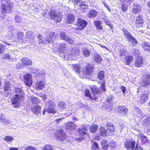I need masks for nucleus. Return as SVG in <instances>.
Listing matches in <instances>:
<instances>
[{
    "label": "nucleus",
    "mask_w": 150,
    "mask_h": 150,
    "mask_svg": "<svg viewBox=\"0 0 150 150\" xmlns=\"http://www.w3.org/2000/svg\"><path fill=\"white\" fill-rule=\"evenodd\" d=\"M23 34V33L20 32L17 34L18 38L19 39H23L22 37Z\"/></svg>",
    "instance_id": "nucleus-56"
},
{
    "label": "nucleus",
    "mask_w": 150,
    "mask_h": 150,
    "mask_svg": "<svg viewBox=\"0 0 150 150\" xmlns=\"http://www.w3.org/2000/svg\"><path fill=\"white\" fill-rule=\"evenodd\" d=\"M75 19L74 16L73 15L69 14V15L67 21L69 23H72Z\"/></svg>",
    "instance_id": "nucleus-29"
},
{
    "label": "nucleus",
    "mask_w": 150,
    "mask_h": 150,
    "mask_svg": "<svg viewBox=\"0 0 150 150\" xmlns=\"http://www.w3.org/2000/svg\"><path fill=\"white\" fill-rule=\"evenodd\" d=\"M94 60L96 62L99 63L102 61V59L100 55L96 54L93 58Z\"/></svg>",
    "instance_id": "nucleus-32"
},
{
    "label": "nucleus",
    "mask_w": 150,
    "mask_h": 150,
    "mask_svg": "<svg viewBox=\"0 0 150 150\" xmlns=\"http://www.w3.org/2000/svg\"><path fill=\"white\" fill-rule=\"evenodd\" d=\"M49 15L50 18L54 20L57 22H59L61 20L62 16V13L51 10L50 11Z\"/></svg>",
    "instance_id": "nucleus-3"
},
{
    "label": "nucleus",
    "mask_w": 150,
    "mask_h": 150,
    "mask_svg": "<svg viewBox=\"0 0 150 150\" xmlns=\"http://www.w3.org/2000/svg\"><path fill=\"white\" fill-rule=\"evenodd\" d=\"M101 145L102 146L103 148L105 150H106L108 148L109 143H108L107 140L103 139L101 142Z\"/></svg>",
    "instance_id": "nucleus-23"
},
{
    "label": "nucleus",
    "mask_w": 150,
    "mask_h": 150,
    "mask_svg": "<svg viewBox=\"0 0 150 150\" xmlns=\"http://www.w3.org/2000/svg\"><path fill=\"white\" fill-rule=\"evenodd\" d=\"M67 45L65 44H61L59 48V52L64 53L67 51Z\"/></svg>",
    "instance_id": "nucleus-21"
},
{
    "label": "nucleus",
    "mask_w": 150,
    "mask_h": 150,
    "mask_svg": "<svg viewBox=\"0 0 150 150\" xmlns=\"http://www.w3.org/2000/svg\"><path fill=\"white\" fill-rule=\"evenodd\" d=\"M94 23V24L98 29L100 30H101L103 29L102 27L101 26V21H95Z\"/></svg>",
    "instance_id": "nucleus-28"
},
{
    "label": "nucleus",
    "mask_w": 150,
    "mask_h": 150,
    "mask_svg": "<svg viewBox=\"0 0 150 150\" xmlns=\"http://www.w3.org/2000/svg\"><path fill=\"white\" fill-rule=\"evenodd\" d=\"M145 76L146 78L143 79L140 83V85L142 86H146L149 83L150 75L146 74Z\"/></svg>",
    "instance_id": "nucleus-17"
},
{
    "label": "nucleus",
    "mask_w": 150,
    "mask_h": 150,
    "mask_svg": "<svg viewBox=\"0 0 150 150\" xmlns=\"http://www.w3.org/2000/svg\"><path fill=\"white\" fill-rule=\"evenodd\" d=\"M24 150H37L35 147L30 146H28L25 147Z\"/></svg>",
    "instance_id": "nucleus-51"
},
{
    "label": "nucleus",
    "mask_w": 150,
    "mask_h": 150,
    "mask_svg": "<svg viewBox=\"0 0 150 150\" xmlns=\"http://www.w3.org/2000/svg\"><path fill=\"white\" fill-rule=\"evenodd\" d=\"M54 136L57 140L60 141H64L67 138L66 134L62 129L56 131L54 133Z\"/></svg>",
    "instance_id": "nucleus-4"
},
{
    "label": "nucleus",
    "mask_w": 150,
    "mask_h": 150,
    "mask_svg": "<svg viewBox=\"0 0 150 150\" xmlns=\"http://www.w3.org/2000/svg\"><path fill=\"white\" fill-rule=\"evenodd\" d=\"M76 126L74 122H68L66 125V128L68 130L71 131L74 129Z\"/></svg>",
    "instance_id": "nucleus-19"
},
{
    "label": "nucleus",
    "mask_w": 150,
    "mask_h": 150,
    "mask_svg": "<svg viewBox=\"0 0 150 150\" xmlns=\"http://www.w3.org/2000/svg\"><path fill=\"white\" fill-rule=\"evenodd\" d=\"M124 3L125 4H130L131 3L132 1V0H123Z\"/></svg>",
    "instance_id": "nucleus-58"
},
{
    "label": "nucleus",
    "mask_w": 150,
    "mask_h": 150,
    "mask_svg": "<svg viewBox=\"0 0 150 150\" xmlns=\"http://www.w3.org/2000/svg\"><path fill=\"white\" fill-rule=\"evenodd\" d=\"M5 48L2 45H0V53L2 54L4 52Z\"/></svg>",
    "instance_id": "nucleus-55"
},
{
    "label": "nucleus",
    "mask_w": 150,
    "mask_h": 150,
    "mask_svg": "<svg viewBox=\"0 0 150 150\" xmlns=\"http://www.w3.org/2000/svg\"><path fill=\"white\" fill-rule=\"evenodd\" d=\"M98 77L100 80H102L104 77V72L103 71H100L98 74Z\"/></svg>",
    "instance_id": "nucleus-41"
},
{
    "label": "nucleus",
    "mask_w": 150,
    "mask_h": 150,
    "mask_svg": "<svg viewBox=\"0 0 150 150\" xmlns=\"http://www.w3.org/2000/svg\"><path fill=\"white\" fill-rule=\"evenodd\" d=\"M12 84L9 82H5L4 84V89L5 91H6L8 90H11V88L12 87Z\"/></svg>",
    "instance_id": "nucleus-30"
},
{
    "label": "nucleus",
    "mask_w": 150,
    "mask_h": 150,
    "mask_svg": "<svg viewBox=\"0 0 150 150\" xmlns=\"http://www.w3.org/2000/svg\"><path fill=\"white\" fill-rule=\"evenodd\" d=\"M10 29L11 30V31L10 30H9L8 32V35H10V36H12V35L13 34V31L14 30V27L13 26H11L10 27Z\"/></svg>",
    "instance_id": "nucleus-52"
},
{
    "label": "nucleus",
    "mask_w": 150,
    "mask_h": 150,
    "mask_svg": "<svg viewBox=\"0 0 150 150\" xmlns=\"http://www.w3.org/2000/svg\"><path fill=\"white\" fill-rule=\"evenodd\" d=\"M109 146H110L112 149H114L116 147V142L113 141H111L109 142Z\"/></svg>",
    "instance_id": "nucleus-50"
},
{
    "label": "nucleus",
    "mask_w": 150,
    "mask_h": 150,
    "mask_svg": "<svg viewBox=\"0 0 150 150\" xmlns=\"http://www.w3.org/2000/svg\"><path fill=\"white\" fill-rule=\"evenodd\" d=\"M107 127L108 129L110 132H113L115 130V127L114 126L112 123H108L107 124Z\"/></svg>",
    "instance_id": "nucleus-31"
},
{
    "label": "nucleus",
    "mask_w": 150,
    "mask_h": 150,
    "mask_svg": "<svg viewBox=\"0 0 150 150\" xmlns=\"http://www.w3.org/2000/svg\"><path fill=\"white\" fill-rule=\"evenodd\" d=\"M142 47L145 50L150 52V44L147 42H143L141 45Z\"/></svg>",
    "instance_id": "nucleus-25"
},
{
    "label": "nucleus",
    "mask_w": 150,
    "mask_h": 150,
    "mask_svg": "<svg viewBox=\"0 0 150 150\" xmlns=\"http://www.w3.org/2000/svg\"><path fill=\"white\" fill-rule=\"evenodd\" d=\"M31 111L35 114L39 115L40 113L41 108L38 105H35L32 108Z\"/></svg>",
    "instance_id": "nucleus-18"
},
{
    "label": "nucleus",
    "mask_w": 150,
    "mask_h": 150,
    "mask_svg": "<svg viewBox=\"0 0 150 150\" xmlns=\"http://www.w3.org/2000/svg\"><path fill=\"white\" fill-rule=\"evenodd\" d=\"M90 131L91 133H94L96 132L98 129V126L96 125H93L90 127Z\"/></svg>",
    "instance_id": "nucleus-34"
},
{
    "label": "nucleus",
    "mask_w": 150,
    "mask_h": 150,
    "mask_svg": "<svg viewBox=\"0 0 150 150\" xmlns=\"http://www.w3.org/2000/svg\"><path fill=\"white\" fill-rule=\"evenodd\" d=\"M135 144V141L133 139H127L125 141L124 146L127 149L134 150Z\"/></svg>",
    "instance_id": "nucleus-5"
},
{
    "label": "nucleus",
    "mask_w": 150,
    "mask_h": 150,
    "mask_svg": "<svg viewBox=\"0 0 150 150\" xmlns=\"http://www.w3.org/2000/svg\"><path fill=\"white\" fill-rule=\"evenodd\" d=\"M87 129L86 126H83L79 128L77 131L79 132V135L80 137H83L86 134Z\"/></svg>",
    "instance_id": "nucleus-12"
},
{
    "label": "nucleus",
    "mask_w": 150,
    "mask_h": 150,
    "mask_svg": "<svg viewBox=\"0 0 150 150\" xmlns=\"http://www.w3.org/2000/svg\"><path fill=\"white\" fill-rule=\"evenodd\" d=\"M143 23V20L142 17L140 15L136 18L135 22L136 26L139 28L142 27Z\"/></svg>",
    "instance_id": "nucleus-16"
},
{
    "label": "nucleus",
    "mask_w": 150,
    "mask_h": 150,
    "mask_svg": "<svg viewBox=\"0 0 150 150\" xmlns=\"http://www.w3.org/2000/svg\"><path fill=\"white\" fill-rule=\"evenodd\" d=\"M24 82L28 86L30 87L33 83V79L31 74L28 73L25 74L24 76Z\"/></svg>",
    "instance_id": "nucleus-6"
},
{
    "label": "nucleus",
    "mask_w": 150,
    "mask_h": 150,
    "mask_svg": "<svg viewBox=\"0 0 150 150\" xmlns=\"http://www.w3.org/2000/svg\"><path fill=\"white\" fill-rule=\"evenodd\" d=\"M100 134L103 137L106 136L107 134V130L104 127H101L100 129Z\"/></svg>",
    "instance_id": "nucleus-37"
},
{
    "label": "nucleus",
    "mask_w": 150,
    "mask_h": 150,
    "mask_svg": "<svg viewBox=\"0 0 150 150\" xmlns=\"http://www.w3.org/2000/svg\"><path fill=\"white\" fill-rule=\"evenodd\" d=\"M16 21L18 23H20L22 20V18L21 17L16 16L15 18Z\"/></svg>",
    "instance_id": "nucleus-54"
},
{
    "label": "nucleus",
    "mask_w": 150,
    "mask_h": 150,
    "mask_svg": "<svg viewBox=\"0 0 150 150\" xmlns=\"http://www.w3.org/2000/svg\"><path fill=\"white\" fill-rule=\"evenodd\" d=\"M50 38L51 39H52L54 40V39H55L56 36L54 35V33L53 32H50Z\"/></svg>",
    "instance_id": "nucleus-53"
},
{
    "label": "nucleus",
    "mask_w": 150,
    "mask_h": 150,
    "mask_svg": "<svg viewBox=\"0 0 150 150\" xmlns=\"http://www.w3.org/2000/svg\"><path fill=\"white\" fill-rule=\"evenodd\" d=\"M94 69V67L92 64H87L85 69L82 70V72L85 75H89L92 73Z\"/></svg>",
    "instance_id": "nucleus-8"
},
{
    "label": "nucleus",
    "mask_w": 150,
    "mask_h": 150,
    "mask_svg": "<svg viewBox=\"0 0 150 150\" xmlns=\"http://www.w3.org/2000/svg\"><path fill=\"white\" fill-rule=\"evenodd\" d=\"M45 83L43 81H38L35 84V88L37 90H41L45 87Z\"/></svg>",
    "instance_id": "nucleus-15"
},
{
    "label": "nucleus",
    "mask_w": 150,
    "mask_h": 150,
    "mask_svg": "<svg viewBox=\"0 0 150 150\" xmlns=\"http://www.w3.org/2000/svg\"><path fill=\"white\" fill-rule=\"evenodd\" d=\"M91 91L92 93L94 96L97 94L99 92V89L96 86H93L91 88Z\"/></svg>",
    "instance_id": "nucleus-26"
},
{
    "label": "nucleus",
    "mask_w": 150,
    "mask_h": 150,
    "mask_svg": "<svg viewBox=\"0 0 150 150\" xmlns=\"http://www.w3.org/2000/svg\"><path fill=\"white\" fill-rule=\"evenodd\" d=\"M148 92L143 93L139 97V101L141 104L145 103L148 100Z\"/></svg>",
    "instance_id": "nucleus-11"
},
{
    "label": "nucleus",
    "mask_w": 150,
    "mask_h": 150,
    "mask_svg": "<svg viewBox=\"0 0 150 150\" xmlns=\"http://www.w3.org/2000/svg\"><path fill=\"white\" fill-rule=\"evenodd\" d=\"M78 105L80 108L85 107L86 106L84 104H82V103L80 102L78 103Z\"/></svg>",
    "instance_id": "nucleus-61"
},
{
    "label": "nucleus",
    "mask_w": 150,
    "mask_h": 150,
    "mask_svg": "<svg viewBox=\"0 0 150 150\" xmlns=\"http://www.w3.org/2000/svg\"><path fill=\"white\" fill-rule=\"evenodd\" d=\"M126 64L129 65L132 60V57L130 56H128L125 58Z\"/></svg>",
    "instance_id": "nucleus-44"
},
{
    "label": "nucleus",
    "mask_w": 150,
    "mask_h": 150,
    "mask_svg": "<svg viewBox=\"0 0 150 150\" xmlns=\"http://www.w3.org/2000/svg\"><path fill=\"white\" fill-rule=\"evenodd\" d=\"M51 39H50L49 38H46L45 39V43L46 42L47 43H50L51 41H52V40H53L52 39H51Z\"/></svg>",
    "instance_id": "nucleus-59"
},
{
    "label": "nucleus",
    "mask_w": 150,
    "mask_h": 150,
    "mask_svg": "<svg viewBox=\"0 0 150 150\" xmlns=\"http://www.w3.org/2000/svg\"><path fill=\"white\" fill-rule=\"evenodd\" d=\"M85 95L91 99L92 100H95L97 99V98L96 97L94 96L92 97L91 96L90 94V92L89 90L86 89L85 91Z\"/></svg>",
    "instance_id": "nucleus-33"
},
{
    "label": "nucleus",
    "mask_w": 150,
    "mask_h": 150,
    "mask_svg": "<svg viewBox=\"0 0 150 150\" xmlns=\"http://www.w3.org/2000/svg\"><path fill=\"white\" fill-rule=\"evenodd\" d=\"M87 24L86 21L83 19L79 18L77 23V28L79 30H82Z\"/></svg>",
    "instance_id": "nucleus-10"
},
{
    "label": "nucleus",
    "mask_w": 150,
    "mask_h": 150,
    "mask_svg": "<svg viewBox=\"0 0 150 150\" xmlns=\"http://www.w3.org/2000/svg\"><path fill=\"white\" fill-rule=\"evenodd\" d=\"M99 149L98 144L96 142H94L92 145V150H98Z\"/></svg>",
    "instance_id": "nucleus-48"
},
{
    "label": "nucleus",
    "mask_w": 150,
    "mask_h": 150,
    "mask_svg": "<svg viewBox=\"0 0 150 150\" xmlns=\"http://www.w3.org/2000/svg\"><path fill=\"white\" fill-rule=\"evenodd\" d=\"M123 31L125 37L127 38L129 42H132L133 44H137L138 42L137 40L129 31L126 30H123Z\"/></svg>",
    "instance_id": "nucleus-7"
},
{
    "label": "nucleus",
    "mask_w": 150,
    "mask_h": 150,
    "mask_svg": "<svg viewBox=\"0 0 150 150\" xmlns=\"http://www.w3.org/2000/svg\"><path fill=\"white\" fill-rule=\"evenodd\" d=\"M21 98H22L20 97V96L17 94L15 95L11 99L12 103L14 107L17 108L19 107L20 105V101Z\"/></svg>",
    "instance_id": "nucleus-9"
},
{
    "label": "nucleus",
    "mask_w": 150,
    "mask_h": 150,
    "mask_svg": "<svg viewBox=\"0 0 150 150\" xmlns=\"http://www.w3.org/2000/svg\"><path fill=\"white\" fill-rule=\"evenodd\" d=\"M32 34V33L31 31H28L26 33V36L28 38L31 36Z\"/></svg>",
    "instance_id": "nucleus-60"
},
{
    "label": "nucleus",
    "mask_w": 150,
    "mask_h": 150,
    "mask_svg": "<svg viewBox=\"0 0 150 150\" xmlns=\"http://www.w3.org/2000/svg\"><path fill=\"white\" fill-rule=\"evenodd\" d=\"M136 113V116L139 118L141 119L144 116V114H143L141 110L139 109H137V110L135 111Z\"/></svg>",
    "instance_id": "nucleus-27"
},
{
    "label": "nucleus",
    "mask_w": 150,
    "mask_h": 150,
    "mask_svg": "<svg viewBox=\"0 0 150 150\" xmlns=\"http://www.w3.org/2000/svg\"><path fill=\"white\" fill-rule=\"evenodd\" d=\"M100 88L102 90H103L104 91H105V85L104 83H103L101 84V86Z\"/></svg>",
    "instance_id": "nucleus-64"
},
{
    "label": "nucleus",
    "mask_w": 150,
    "mask_h": 150,
    "mask_svg": "<svg viewBox=\"0 0 150 150\" xmlns=\"http://www.w3.org/2000/svg\"><path fill=\"white\" fill-rule=\"evenodd\" d=\"M142 11L141 6L138 4L134 5L132 9V12L135 14L140 13Z\"/></svg>",
    "instance_id": "nucleus-14"
},
{
    "label": "nucleus",
    "mask_w": 150,
    "mask_h": 150,
    "mask_svg": "<svg viewBox=\"0 0 150 150\" xmlns=\"http://www.w3.org/2000/svg\"><path fill=\"white\" fill-rule=\"evenodd\" d=\"M38 38L39 43V44H45V40H43V37L42 35H38Z\"/></svg>",
    "instance_id": "nucleus-42"
},
{
    "label": "nucleus",
    "mask_w": 150,
    "mask_h": 150,
    "mask_svg": "<svg viewBox=\"0 0 150 150\" xmlns=\"http://www.w3.org/2000/svg\"><path fill=\"white\" fill-rule=\"evenodd\" d=\"M144 58L141 56L137 57L135 63V66L136 67H139L143 65Z\"/></svg>",
    "instance_id": "nucleus-13"
},
{
    "label": "nucleus",
    "mask_w": 150,
    "mask_h": 150,
    "mask_svg": "<svg viewBox=\"0 0 150 150\" xmlns=\"http://www.w3.org/2000/svg\"><path fill=\"white\" fill-rule=\"evenodd\" d=\"M1 121L6 124H8L10 123L9 120H6L5 118L3 116H1Z\"/></svg>",
    "instance_id": "nucleus-47"
},
{
    "label": "nucleus",
    "mask_w": 150,
    "mask_h": 150,
    "mask_svg": "<svg viewBox=\"0 0 150 150\" xmlns=\"http://www.w3.org/2000/svg\"><path fill=\"white\" fill-rule=\"evenodd\" d=\"M118 111L120 113H125L126 114L128 111L127 107L125 106H121L118 107Z\"/></svg>",
    "instance_id": "nucleus-24"
},
{
    "label": "nucleus",
    "mask_w": 150,
    "mask_h": 150,
    "mask_svg": "<svg viewBox=\"0 0 150 150\" xmlns=\"http://www.w3.org/2000/svg\"><path fill=\"white\" fill-rule=\"evenodd\" d=\"M69 36H67L64 33L62 32L60 35V37L62 40H67V39Z\"/></svg>",
    "instance_id": "nucleus-46"
},
{
    "label": "nucleus",
    "mask_w": 150,
    "mask_h": 150,
    "mask_svg": "<svg viewBox=\"0 0 150 150\" xmlns=\"http://www.w3.org/2000/svg\"><path fill=\"white\" fill-rule=\"evenodd\" d=\"M120 89L122 91L123 93H124L126 90L125 87L123 86H122L120 88Z\"/></svg>",
    "instance_id": "nucleus-62"
},
{
    "label": "nucleus",
    "mask_w": 150,
    "mask_h": 150,
    "mask_svg": "<svg viewBox=\"0 0 150 150\" xmlns=\"http://www.w3.org/2000/svg\"><path fill=\"white\" fill-rule=\"evenodd\" d=\"M97 13V12L96 11L92 10L89 11L88 16L90 18H93L96 17Z\"/></svg>",
    "instance_id": "nucleus-22"
},
{
    "label": "nucleus",
    "mask_w": 150,
    "mask_h": 150,
    "mask_svg": "<svg viewBox=\"0 0 150 150\" xmlns=\"http://www.w3.org/2000/svg\"><path fill=\"white\" fill-rule=\"evenodd\" d=\"M4 141L8 143H9V142H11L13 140L14 138L12 137L7 136L4 138Z\"/></svg>",
    "instance_id": "nucleus-35"
},
{
    "label": "nucleus",
    "mask_w": 150,
    "mask_h": 150,
    "mask_svg": "<svg viewBox=\"0 0 150 150\" xmlns=\"http://www.w3.org/2000/svg\"><path fill=\"white\" fill-rule=\"evenodd\" d=\"M129 4H125L124 2L122 4L121 7V9L122 11L123 12H125L127 10V6Z\"/></svg>",
    "instance_id": "nucleus-49"
},
{
    "label": "nucleus",
    "mask_w": 150,
    "mask_h": 150,
    "mask_svg": "<svg viewBox=\"0 0 150 150\" xmlns=\"http://www.w3.org/2000/svg\"><path fill=\"white\" fill-rule=\"evenodd\" d=\"M13 4L10 2L7 1L6 3L1 5V13L4 16H5L6 13H10V11L12 9Z\"/></svg>",
    "instance_id": "nucleus-2"
},
{
    "label": "nucleus",
    "mask_w": 150,
    "mask_h": 150,
    "mask_svg": "<svg viewBox=\"0 0 150 150\" xmlns=\"http://www.w3.org/2000/svg\"><path fill=\"white\" fill-rule=\"evenodd\" d=\"M22 63L25 65H30L32 64V61L29 58L24 57L22 59Z\"/></svg>",
    "instance_id": "nucleus-20"
},
{
    "label": "nucleus",
    "mask_w": 150,
    "mask_h": 150,
    "mask_svg": "<svg viewBox=\"0 0 150 150\" xmlns=\"http://www.w3.org/2000/svg\"><path fill=\"white\" fill-rule=\"evenodd\" d=\"M16 92L17 93L16 95L18 94L19 96H20L21 98H22L23 97L24 92L21 88L16 89Z\"/></svg>",
    "instance_id": "nucleus-39"
},
{
    "label": "nucleus",
    "mask_w": 150,
    "mask_h": 150,
    "mask_svg": "<svg viewBox=\"0 0 150 150\" xmlns=\"http://www.w3.org/2000/svg\"><path fill=\"white\" fill-rule=\"evenodd\" d=\"M74 70L77 72L79 73L80 71V67L78 64L73 65Z\"/></svg>",
    "instance_id": "nucleus-45"
},
{
    "label": "nucleus",
    "mask_w": 150,
    "mask_h": 150,
    "mask_svg": "<svg viewBox=\"0 0 150 150\" xmlns=\"http://www.w3.org/2000/svg\"><path fill=\"white\" fill-rule=\"evenodd\" d=\"M46 105L47 108V110L45 109L43 112V114L44 115L45 113L47 112V113H51L54 114L56 113V111L54 109L55 104L54 102L52 100H49L46 102Z\"/></svg>",
    "instance_id": "nucleus-1"
},
{
    "label": "nucleus",
    "mask_w": 150,
    "mask_h": 150,
    "mask_svg": "<svg viewBox=\"0 0 150 150\" xmlns=\"http://www.w3.org/2000/svg\"><path fill=\"white\" fill-rule=\"evenodd\" d=\"M69 44H72L73 43L74 41L72 39L69 38V37L67 39V40H66Z\"/></svg>",
    "instance_id": "nucleus-57"
},
{
    "label": "nucleus",
    "mask_w": 150,
    "mask_h": 150,
    "mask_svg": "<svg viewBox=\"0 0 150 150\" xmlns=\"http://www.w3.org/2000/svg\"><path fill=\"white\" fill-rule=\"evenodd\" d=\"M142 148L140 146H138L137 145L134 150H142Z\"/></svg>",
    "instance_id": "nucleus-63"
},
{
    "label": "nucleus",
    "mask_w": 150,
    "mask_h": 150,
    "mask_svg": "<svg viewBox=\"0 0 150 150\" xmlns=\"http://www.w3.org/2000/svg\"><path fill=\"white\" fill-rule=\"evenodd\" d=\"M59 107L62 110L66 109V105L65 103L63 101H61L59 103Z\"/></svg>",
    "instance_id": "nucleus-38"
},
{
    "label": "nucleus",
    "mask_w": 150,
    "mask_h": 150,
    "mask_svg": "<svg viewBox=\"0 0 150 150\" xmlns=\"http://www.w3.org/2000/svg\"><path fill=\"white\" fill-rule=\"evenodd\" d=\"M30 99L32 103L33 104H38L40 102L38 99L35 97L31 96L30 98Z\"/></svg>",
    "instance_id": "nucleus-36"
},
{
    "label": "nucleus",
    "mask_w": 150,
    "mask_h": 150,
    "mask_svg": "<svg viewBox=\"0 0 150 150\" xmlns=\"http://www.w3.org/2000/svg\"><path fill=\"white\" fill-rule=\"evenodd\" d=\"M53 149L51 145L47 144L42 147V150H52Z\"/></svg>",
    "instance_id": "nucleus-40"
},
{
    "label": "nucleus",
    "mask_w": 150,
    "mask_h": 150,
    "mask_svg": "<svg viewBox=\"0 0 150 150\" xmlns=\"http://www.w3.org/2000/svg\"><path fill=\"white\" fill-rule=\"evenodd\" d=\"M83 51L85 57H87L90 56V52L86 48H84L83 49Z\"/></svg>",
    "instance_id": "nucleus-43"
}]
</instances>
